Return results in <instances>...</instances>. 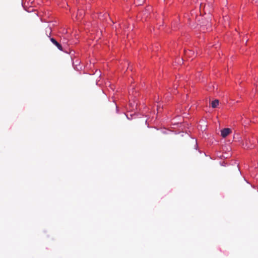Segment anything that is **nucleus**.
I'll use <instances>...</instances> for the list:
<instances>
[{"label": "nucleus", "instance_id": "nucleus-1", "mask_svg": "<svg viewBox=\"0 0 258 258\" xmlns=\"http://www.w3.org/2000/svg\"><path fill=\"white\" fill-rule=\"evenodd\" d=\"M256 143V140L252 138H245V143H243L242 145L244 148L252 149L254 147V144Z\"/></svg>", "mask_w": 258, "mask_h": 258}, {"label": "nucleus", "instance_id": "nucleus-2", "mask_svg": "<svg viewBox=\"0 0 258 258\" xmlns=\"http://www.w3.org/2000/svg\"><path fill=\"white\" fill-rule=\"evenodd\" d=\"M231 131L229 128H225L221 131V136L223 138L226 137L230 133Z\"/></svg>", "mask_w": 258, "mask_h": 258}, {"label": "nucleus", "instance_id": "nucleus-3", "mask_svg": "<svg viewBox=\"0 0 258 258\" xmlns=\"http://www.w3.org/2000/svg\"><path fill=\"white\" fill-rule=\"evenodd\" d=\"M50 41L58 48L60 50H62V47L61 45L57 42L55 39L53 38H50Z\"/></svg>", "mask_w": 258, "mask_h": 258}, {"label": "nucleus", "instance_id": "nucleus-4", "mask_svg": "<svg viewBox=\"0 0 258 258\" xmlns=\"http://www.w3.org/2000/svg\"><path fill=\"white\" fill-rule=\"evenodd\" d=\"M210 31L211 30V24L209 22L205 26H202L201 28V31H203L204 32L205 31Z\"/></svg>", "mask_w": 258, "mask_h": 258}, {"label": "nucleus", "instance_id": "nucleus-5", "mask_svg": "<svg viewBox=\"0 0 258 258\" xmlns=\"http://www.w3.org/2000/svg\"><path fill=\"white\" fill-rule=\"evenodd\" d=\"M218 105H219V100H217V99L213 101L211 103L212 107L214 108L217 107Z\"/></svg>", "mask_w": 258, "mask_h": 258}, {"label": "nucleus", "instance_id": "nucleus-6", "mask_svg": "<svg viewBox=\"0 0 258 258\" xmlns=\"http://www.w3.org/2000/svg\"><path fill=\"white\" fill-rule=\"evenodd\" d=\"M184 52H185V54L186 55H188V56H191L193 54H194V52L191 51V50H185L184 51Z\"/></svg>", "mask_w": 258, "mask_h": 258}, {"label": "nucleus", "instance_id": "nucleus-7", "mask_svg": "<svg viewBox=\"0 0 258 258\" xmlns=\"http://www.w3.org/2000/svg\"><path fill=\"white\" fill-rule=\"evenodd\" d=\"M138 5H141L143 3V0H136Z\"/></svg>", "mask_w": 258, "mask_h": 258}, {"label": "nucleus", "instance_id": "nucleus-8", "mask_svg": "<svg viewBox=\"0 0 258 258\" xmlns=\"http://www.w3.org/2000/svg\"><path fill=\"white\" fill-rule=\"evenodd\" d=\"M255 4L258 5V0H253Z\"/></svg>", "mask_w": 258, "mask_h": 258}, {"label": "nucleus", "instance_id": "nucleus-9", "mask_svg": "<svg viewBox=\"0 0 258 258\" xmlns=\"http://www.w3.org/2000/svg\"><path fill=\"white\" fill-rule=\"evenodd\" d=\"M203 4L202 3H201V4H200V10L201 9V8H202V7H203Z\"/></svg>", "mask_w": 258, "mask_h": 258}]
</instances>
